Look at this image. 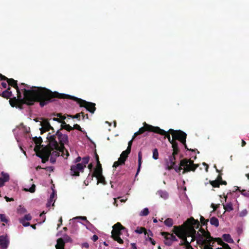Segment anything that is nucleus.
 <instances>
[{
  "label": "nucleus",
  "mask_w": 249,
  "mask_h": 249,
  "mask_svg": "<svg viewBox=\"0 0 249 249\" xmlns=\"http://www.w3.org/2000/svg\"><path fill=\"white\" fill-rule=\"evenodd\" d=\"M1 80H6L9 85L13 86L16 89L18 97L21 98L22 91L23 97L22 99L23 102L29 105H33L36 101H39L41 107L47 104L52 98L56 97L60 98H69L78 101L81 106L85 107L87 110L93 113L95 110V104L92 103L86 102L79 99L76 97L65 94H59L58 92H53L51 90L40 87H30L29 86L22 83L19 88L17 85V81L13 79H9L0 74Z\"/></svg>",
  "instance_id": "obj_1"
},
{
  "label": "nucleus",
  "mask_w": 249,
  "mask_h": 249,
  "mask_svg": "<svg viewBox=\"0 0 249 249\" xmlns=\"http://www.w3.org/2000/svg\"><path fill=\"white\" fill-rule=\"evenodd\" d=\"M47 139L49 142L48 146L41 147V149L39 146L42 142L41 139L40 138L35 140L36 144L35 150L36 155L41 158L43 163L47 161L50 157L51 162L53 163L56 161V157L61 155L67 158L69 156V152L64 149V146L68 142L67 135L63 134L59 130H57L55 134L51 135L49 133Z\"/></svg>",
  "instance_id": "obj_2"
},
{
  "label": "nucleus",
  "mask_w": 249,
  "mask_h": 249,
  "mask_svg": "<svg viewBox=\"0 0 249 249\" xmlns=\"http://www.w3.org/2000/svg\"><path fill=\"white\" fill-rule=\"evenodd\" d=\"M199 223L194 218L188 219L181 227L174 226V232L181 239V244L186 249H193L190 244L196 241L197 244L203 246V249H210L211 235L208 231L203 229L199 230L197 233L196 229L199 228Z\"/></svg>",
  "instance_id": "obj_3"
},
{
  "label": "nucleus",
  "mask_w": 249,
  "mask_h": 249,
  "mask_svg": "<svg viewBox=\"0 0 249 249\" xmlns=\"http://www.w3.org/2000/svg\"><path fill=\"white\" fill-rule=\"evenodd\" d=\"M169 132L172 135L173 139L172 140H171V137L170 135L167 134L166 132V133L162 135H165V136L168 139L169 141L172 143L174 153H175L176 152L178 148V143L176 142V140L179 141L184 145L185 148L187 149V150H189L188 148H187V146L185 143L186 138V133L180 130L175 131L172 129H170L169 130Z\"/></svg>",
  "instance_id": "obj_4"
},
{
  "label": "nucleus",
  "mask_w": 249,
  "mask_h": 249,
  "mask_svg": "<svg viewBox=\"0 0 249 249\" xmlns=\"http://www.w3.org/2000/svg\"><path fill=\"white\" fill-rule=\"evenodd\" d=\"M112 228L113 230L111 231L112 237L118 243L120 244L123 243V240L121 238V236H123L124 233H127L126 229L123 227L120 223H116Z\"/></svg>",
  "instance_id": "obj_5"
},
{
  "label": "nucleus",
  "mask_w": 249,
  "mask_h": 249,
  "mask_svg": "<svg viewBox=\"0 0 249 249\" xmlns=\"http://www.w3.org/2000/svg\"><path fill=\"white\" fill-rule=\"evenodd\" d=\"M196 167L191 160L183 159L180 161V167L176 166L175 170L177 172L179 173L183 169V173H184L186 171H194Z\"/></svg>",
  "instance_id": "obj_6"
},
{
  "label": "nucleus",
  "mask_w": 249,
  "mask_h": 249,
  "mask_svg": "<svg viewBox=\"0 0 249 249\" xmlns=\"http://www.w3.org/2000/svg\"><path fill=\"white\" fill-rule=\"evenodd\" d=\"M135 138H132L128 143V146L125 151H123L120 155V157L119 158L118 160L115 161L113 165V167H117L120 165H123L124 164L125 161L128 157V155L131 151V145L132 142Z\"/></svg>",
  "instance_id": "obj_7"
},
{
  "label": "nucleus",
  "mask_w": 249,
  "mask_h": 249,
  "mask_svg": "<svg viewBox=\"0 0 249 249\" xmlns=\"http://www.w3.org/2000/svg\"><path fill=\"white\" fill-rule=\"evenodd\" d=\"M145 131L154 132L160 134H164L166 133L165 130L160 129L159 127H155L145 124L143 127L140 128L138 132L134 133L133 135V138H135L137 135L142 134Z\"/></svg>",
  "instance_id": "obj_8"
},
{
  "label": "nucleus",
  "mask_w": 249,
  "mask_h": 249,
  "mask_svg": "<svg viewBox=\"0 0 249 249\" xmlns=\"http://www.w3.org/2000/svg\"><path fill=\"white\" fill-rule=\"evenodd\" d=\"M162 235L164 236V243L167 246H170L174 241H177V239L175 235L173 234L162 232Z\"/></svg>",
  "instance_id": "obj_9"
},
{
  "label": "nucleus",
  "mask_w": 249,
  "mask_h": 249,
  "mask_svg": "<svg viewBox=\"0 0 249 249\" xmlns=\"http://www.w3.org/2000/svg\"><path fill=\"white\" fill-rule=\"evenodd\" d=\"M84 168L82 163H77L71 166V173L72 176H78L80 171H82Z\"/></svg>",
  "instance_id": "obj_10"
},
{
  "label": "nucleus",
  "mask_w": 249,
  "mask_h": 249,
  "mask_svg": "<svg viewBox=\"0 0 249 249\" xmlns=\"http://www.w3.org/2000/svg\"><path fill=\"white\" fill-rule=\"evenodd\" d=\"M41 127L40 128L41 133H43L44 132L48 131L50 129L53 130V128L50 125V123L46 120H44L40 122Z\"/></svg>",
  "instance_id": "obj_11"
},
{
  "label": "nucleus",
  "mask_w": 249,
  "mask_h": 249,
  "mask_svg": "<svg viewBox=\"0 0 249 249\" xmlns=\"http://www.w3.org/2000/svg\"><path fill=\"white\" fill-rule=\"evenodd\" d=\"M0 177V187L4 185V184L8 182L10 179L9 175L6 172H1Z\"/></svg>",
  "instance_id": "obj_12"
},
{
  "label": "nucleus",
  "mask_w": 249,
  "mask_h": 249,
  "mask_svg": "<svg viewBox=\"0 0 249 249\" xmlns=\"http://www.w3.org/2000/svg\"><path fill=\"white\" fill-rule=\"evenodd\" d=\"M178 152V149L176 151V152L175 153H173V154L172 156H171L169 157V161L168 162L166 169L168 170H170L172 168H174L175 169V168L176 166H177L175 165V163L174 162V160H175L174 155L176 154Z\"/></svg>",
  "instance_id": "obj_13"
},
{
  "label": "nucleus",
  "mask_w": 249,
  "mask_h": 249,
  "mask_svg": "<svg viewBox=\"0 0 249 249\" xmlns=\"http://www.w3.org/2000/svg\"><path fill=\"white\" fill-rule=\"evenodd\" d=\"M9 244V241L6 236H0V247L2 249H6L7 248Z\"/></svg>",
  "instance_id": "obj_14"
},
{
  "label": "nucleus",
  "mask_w": 249,
  "mask_h": 249,
  "mask_svg": "<svg viewBox=\"0 0 249 249\" xmlns=\"http://www.w3.org/2000/svg\"><path fill=\"white\" fill-rule=\"evenodd\" d=\"M97 160L98 162L97 168L95 170L94 172V176H95L96 178L99 177V176H102V168L101 165L100 164L98 156L96 155Z\"/></svg>",
  "instance_id": "obj_15"
},
{
  "label": "nucleus",
  "mask_w": 249,
  "mask_h": 249,
  "mask_svg": "<svg viewBox=\"0 0 249 249\" xmlns=\"http://www.w3.org/2000/svg\"><path fill=\"white\" fill-rule=\"evenodd\" d=\"M56 196V192L54 190H52V193L50 196L49 199H48V202L47 203V207H50L52 203H53V204L55 199L54 197Z\"/></svg>",
  "instance_id": "obj_16"
},
{
  "label": "nucleus",
  "mask_w": 249,
  "mask_h": 249,
  "mask_svg": "<svg viewBox=\"0 0 249 249\" xmlns=\"http://www.w3.org/2000/svg\"><path fill=\"white\" fill-rule=\"evenodd\" d=\"M142 153L141 151L139 152L138 153V167L137 171L136 174V177L139 174L142 166Z\"/></svg>",
  "instance_id": "obj_17"
},
{
  "label": "nucleus",
  "mask_w": 249,
  "mask_h": 249,
  "mask_svg": "<svg viewBox=\"0 0 249 249\" xmlns=\"http://www.w3.org/2000/svg\"><path fill=\"white\" fill-rule=\"evenodd\" d=\"M65 242L61 238H59L57 240V243L55 245L56 249H64Z\"/></svg>",
  "instance_id": "obj_18"
},
{
  "label": "nucleus",
  "mask_w": 249,
  "mask_h": 249,
  "mask_svg": "<svg viewBox=\"0 0 249 249\" xmlns=\"http://www.w3.org/2000/svg\"><path fill=\"white\" fill-rule=\"evenodd\" d=\"M157 194L160 196L161 198L164 199H167L169 197L168 193L165 190H159L158 191Z\"/></svg>",
  "instance_id": "obj_19"
},
{
  "label": "nucleus",
  "mask_w": 249,
  "mask_h": 249,
  "mask_svg": "<svg viewBox=\"0 0 249 249\" xmlns=\"http://www.w3.org/2000/svg\"><path fill=\"white\" fill-rule=\"evenodd\" d=\"M80 219L86 221L87 224L86 225L87 229H90V227H92V225L87 220V218L85 216H77L73 218V219Z\"/></svg>",
  "instance_id": "obj_20"
},
{
  "label": "nucleus",
  "mask_w": 249,
  "mask_h": 249,
  "mask_svg": "<svg viewBox=\"0 0 249 249\" xmlns=\"http://www.w3.org/2000/svg\"><path fill=\"white\" fill-rule=\"evenodd\" d=\"M210 222L212 225L217 227L219 226V221L218 219L215 217H212L210 220Z\"/></svg>",
  "instance_id": "obj_21"
},
{
  "label": "nucleus",
  "mask_w": 249,
  "mask_h": 249,
  "mask_svg": "<svg viewBox=\"0 0 249 249\" xmlns=\"http://www.w3.org/2000/svg\"><path fill=\"white\" fill-rule=\"evenodd\" d=\"M224 209L225 211L230 212L233 210V206L231 203L229 202L226 204H223Z\"/></svg>",
  "instance_id": "obj_22"
},
{
  "label": "nucleus",
  "mask_w": 249,
  "mask_h": 249,
  "mask_svg": "<svg viewBox=\"0 0 249 249\" xmlns=\"http://www.w3.org/2000/svg\"><path fill=\"white\" fill-rule=\"evenodd\" d=\"M222 237L225 241L228 243H232L233 242V239L231 238V235L229 234H223Z\"/></svg>",
  "instance_id": "obj_23"
},
{
  "label": "nucleus",
  "mask_w": 249,
  "mask_h": 249,
  "mask_svg": "<svg viewBox=\"0 0 249 249\" xmlns=\"http://www.w3.org/2000/svg\"><path fill=\"white\" fill-rule=\"evenodd\" d=\"M61 128L65 129L68 131H71L73 129V127H72L69 124H66V123L64 121H63L62 122H61Z\"/></svg>",
  "instance_id": "obj_24"
},
{
  "label": "nucleus",
  "mask_w": 249,
  "mask_h": 249,
  "mask_svg": "<svg viewBox=\"0 0 249 249\" xmlns=\"http://www.w3.org/2000/svg\"><path fill=\"white\" fill-rule=\"evenodd\" d=\"M149 213L148 209L147 208H145L140 212L139 215L141 216H146L149 214Z\"/></svg>",
  "instance_id": "obj_25"
},
{
  "label": "nucleus",
  "mask_w": 249,
  "mask_h": 249,
  "mask_svg": "<svg viewBox=\"0 0 249 249\" xmlns=\"http://www.w3.org/2000/svg\"><path fill=\"white\" fill-rule=\"evenodd\" d=\"M165 225L168 227H172L173 225V220L171 218H167L164 222Z\"/></svg>",
  "instance_id": "obj_26"
},
{
  "label": "nucleus",
  "mask_w": 249,
  "mask_h": 249,
  "mask_svg": "<svg viewBox=\"0 0 249 249\" xmlns=\"http://www.w3.org/2000/svg\"><path fill=\"white\" fill-rule=\"evenodd\" d=\"M2 96L3 97L9 98L12 96V92L8 90H5L2 92Z\"/></svg>",
  "instance_id": "obj_27"
},
{
  "label": "nucleus",
  "mask_w": 249,
  "mask_h": 249,
  "mask_svg": "<svg viewBox=\"0 0 249 249\" xmlns=\"http://www.w3.org/2000/svg\"><path fill=\"white\" fill-rule=\"evenodd\" d=\"M153 155L152 158L153 159L156 160L159 159V152L158 149L157 148H155L152 151Z\"/></svg>",
  "instance_id": "obj_28"
},
{
  "label": "nucleus",
  "mask_w": 249,
  "mask_h": 249,
  "mask_svg": "<svg viewBox=\"0 0 249 249\" xmlns=\"http://www.w3.org/2000/svg\"><path fill=\"white\" fill-rule=\"evenodd\" d=\"M56 116L57 117H59V118H53V120L54 121H57L59 123H61L63 121H61L60 120H64L65 119V117H63V116H62L60 114H57L56 115Z\"/></svg>",
  "instance_id": "obj_29"
},
{
  "label": "nucleus",
  "mask_w": 249,
  "mask_h": 249,
  "mask_svg": "<svg viewBox=\"0 0 249 249\" xmlns=\"http://www.w3.org/2000/svg\"><path fill=\"white\" fill-rule=\"evenodd\" d=\"M17 212L19 213L22 214L26 212V210L24 207L19 206L17 209Z\"/></svg>",
  "instance_id": "obj_30"
},
{
  "label": "nucleus",
  "mask_w": 249,
  "mask_h": 249,
  "mask_svg": "<svg viewBox=\"0 0 249 249\" xmlns=\"http://www.w3.org/2000/svg\"><path fill=\"white\" fill-rule=\"evenodd\" d=\"M19 222L22 224V225L24 227H27L30 225V223L28 222H26V220H25V219H21L20 218L19 219Z\"/></svg>",
  "instance_id": "obj_31"
},
{
  "label": "nucleus",
  "mask_w": 249,
  "mask_h": 249,
  "mask_svg": "<svg viewBox=\"0 0 249 249\" xmlns=\"http://www.w3.org/2000/svg\"><path fill=\"white\" fill-rule=\"evenodd\" d=\"M144 231L145 234L147 233L146 231H145L144 228H138L135 230V232L138 233H142Z\"/></svg>",
  "instance_id": "obj_32"
},
{
  "label": "nucleus",
  "mask_w": 249,
  "mask_h": 249,
  "mask_svg": "<svg viewBox=\"0 0 249 249\" xmlns=\"http://www.w3.org/2000/svg\"><path fill=\"white\" fill-rule=\"evenodd\" d=\"M248 214V211L247 209H244L241 212H240L239 213V215L240 217H243L246 216Z\"/></svg>",
  "instance_id": "obj_33"
},
{
  "label": "nucleus",
  "mask_w": 249,
  "mask_h": 249,
  "mask_svg": "<svg viewBox=\"0 0 249 249\" xmlns=\"http://www.w3.org/2000/svg\"><path fill=\"white\" fill-rule=\"evenodd\" d=\"M35 188H36L35 185V184H33L30 188H29V189L28 188H25L24 190H25L26 191H29V192H30L31 193H34L35 191Z\"/></svg>",
  "instance_id": "obj_34"
},
{
  "label": "nucleus",
  "mask_w": 249,
  "mask_h": 249,
  "mask_svg": "<svg viewBox=\"0 0 249 249\" xmlns=\"http://www.w3.org/2000/svg\"><path fill=\"white\" fill-rule=\"evenodd\" d=\"M89 157H85L83 158L82 163L84 166V167H86V164L89 162Z\"/></svg>",
  "instance_id": "obj_35"
},
{
  "label": "nucleus",
  "mask_w": 249,
  "mask_h": 249,
  "mask_svg": "<svg viewBox=\"0 0 249 249\" xmlns=\"http://www.w3.org/2000/svg\"><path fill=\"white\" fill-rule=\"evenodd\" d=\"M0 219L1 222H5L7 223L8 222V220L6 218V216L3 214H0Z\"/></svg>",
  "instance_id": "obj_36"
},
{
  "label": "nucleus",
  "mask_w": 249,
  "mask_h": 249,
  "mask_svg": "<svg viewBox=\"0 0 249 249\" xmlns=\"http://www.w3.org/2000/svg\"><path fill=\"white\" fill-rule=\"evenodd\" d=\"M200 222H201V224L202 225H206L207 224L208 222V220L205 219L204 218V217H203L202 216H200Z\"/></svg>",
  "instance_id": "obj_37"
},
{
  "label": "nucleus",
  "mask_w": 249,
  "mask_h": 249,
  "mask_svg": "<svg viewBox=\"0 0 249 249\" xmlns=\"http://www.w3.org/2000/svg\"><path fill=\"white\" fill-rule=\"evenodd\" d=\"M210 183L214 187H219V182L217 180L211 181Z\"/></svg>",
  "instance_id": "obj_38"
},
{
  "label": "nucleus",
  "mask_w": 249,
  "mask_h": 249,
  "mask_svg": "<svg viewBox=\"0 0 249 249\" xmlns=\"http://www.w3.org/2000/svg\"><path fill=\"white\" fill-rule=\"evenodd\" d=\"M21 219H25L26 221H30L32 219V216L30 214H26L23 218Z\"/></svg>",
  "instance_id": "obj_39"
},
{
  "label": "nucleus",
  "mask_w": 249,
  "mask_h": 249,
  "mask_svg": "<svg viewBox=\"0 0 249 249\" xmlns=\"http://www.w3.org/2000/svg\"><path fill=\"white\" fill-rule=\"evenodd\" d=\"M97 178L98 181L100 182L101 183H104L105 178L102 175L101 176H99V177H97Z\"/></svg>",
  "instance_id": "obj_40"
},
{
  "label": "nucleus",
  "mask_w": 249,
  "mask_h": 249,
  "mask_svg": "<svg viewBox=\"0 0 249 249\" xmlns=\"http://www.w3.org/2000/svg\"><path fill=\"white\" fill-rule=\"evenodd\" d=\"M44 214H45V213L44 212L42 213H41V214H40V217L42 219V221L40 222V224L44 222L46 218H45V216L44 215Z\"/></svg>",
  "instance_id": "obj_41"
},
{
  "label": "nucleus",
  "mask_w": 249,
  "mask_h": 249,
  "mask_svg": "<svg viewBox=\"0 0 249 249\" xmlns=\"http://www.w3.org/2000/svg\"><path fill=\"white\" fill-rule=\"evenodd\" d=\"M74 128L76 129H77L78 130H80L81 131V132H83L82 130V129L80 127V126L77 124H74V127H73Z\"/></svg>",
  "instance_id": "obj_42"
},
{
  "label": "nucleus",
  "mask_w": 249,
  "mask_h": 249,
  "mask_svg": "<svg viewBox=\"0 0 249 249\" xmlns=\"http://www.w3.org/2000/svg\"><path fill=\"white\" fill-rule=\"evenodd\" d=\"M92 240L95 242L98 239V237L97 235H94L92 237Z\"/></svg>",
  "instance_id": "obj_43"
},
{
  "label": "nucleus",
  "mask_w": 249,
  "mask_h": 249,
  "mask_svg": "<svg viewBox=\"0 0 249 249\" xmlns=\"http://www.w3.org/2000/svg\"><path fill=\"white\" fill-rule=\"evenodd\" d=\"M147 240L148 241H149L152 245H154L155 244V241L153 239H152L151 237H148V238Z\"/></svg>",
  "instance_id": "obj_44"
},
{
  "label": "nucleus",
  "mask_w": 249,
  "mask_h": 249,
  "mask_svg": "<svg viewBox=\"0 0 249 249\" xmlns=\"http://www.w3.org/2000/svg\"><path fill=\"white\" fill-rule=\"evenodd\" d=\"M5 199L6 200V201L8 202V201H12V200H13V198H9L7 196H5Z\"/></svg>",
  "instance_id": "obj_45"
},
{
  "label": "nucleus",
  "mask_w": 249,
  "mask_h": 249,
  "mask_svg": "<svg viewBox=\"0 0 249 249\" xmlns=\"http://www.w3.org/2000/svg\"><path fill=\"white\" fill-rule=\"evenodd\" d=\"M81 114H82V115H83V113H81L77 114H76V115L73 117V118H78L80 117V115H81Z\"/></svg>",
  "instance_id": "obj_46"
},
{
  "label": "nucleus",
  "mask_w": 249,
  "mask_h": 249,
  "mask_svg": "<svg viewBox=\"0 0 249 249\" xmlns=\"http://www.w3.org/2000/svg\"><path fill=\"white\" fill-rule=\"evenodd\" d=\"M1 85L4 88H6L7 87V84L5 82H2Z\"/></svg>",
  "instance_id": "obj_47"
},
{
  "label": "nucleus",
  "mask_w": 249,
  "mask_h": 249,
  "mask_svg": "<svg viewBox=\"0 0 249 249\" xmlns=\"http://www.w3.org/2000/svg\"><path fill=\"white\" fill-rule=\"evenodd\" d=\"M47 170L51 171H52L53 170V167H48L46 168Z\"/></svg>",
  "instance_id": "obj_48"
},
{
  "label": "nucleus",
  "mask_w": 249,
  "mask_h": 249,
  "mask_svg": "<svg viewBox=\"0 0 249 249\" xmlns=\"http://www.w3.org/2000/svg\"><path fill=\"white\" fill-rule=\"evenodd\" d=\"M80 160H81V158L79 157L76 159L75 162H78L80 161Z\"/></svg>",
  "instance_id": "obj_49"
},
{
  "label": "nucleus",
  "mask_w": 249,
  "mask_h": 249,
  "mask_svg": "<svg viewBox=\"0 0 249 249\" xmlns=\"http://www.w3.org/2000/svg\"><path fill=\"white\" fill-rule=\"evenodd\" d=\"M246 143V142L244 140L242 141V146H245Z\"/></svg>",
  "instance_id": "obj_50"
},
{
  "label": "nucleus",
  "mask_w": 249,
  "mask_h": 249,
  "mask_svg": "<svg viewBox=\"0 0 249 249\" xmlns=\"http://www.w3.org/2000/svg\"><path fill=\"white\" fill-rule=\"evenodd\" d=\"M204 165L206 166V171L207 172L208 171V166L207 164H206L205 162H204L203 163Z\"/></svg>",
  "instance_id": "obj_51"
},
{
  "label": "nucleus",
  "mask_w": 249,
  "mask_h": 249,
  "mask_svg": "<svg viewBox=\"0 0 249 249\" xmlns=\"http://www.w3.org/2000/svg\"><path fill=\"white\" fill-rule=\"evenodd\" d=\"M212 207L213 208V210H215L216 209V207L215 206V205L213 204H212Z\"/></svg>",
  "instance_id": "obj_52"
},
{
  "label": "nucleus",
  "mask_w": 249,
  "mask_h": 249,
  "mask_svg": "<svg viewBox=\"0 0 249 249\" xmlns=\"http://www.w3.org/2000/svg\"><path fill=\"white\" fill-rule=\"evenodd\" d=\"M84 246L86 248H88L89 247V245L88 243H85L84 244Z\"/></svg>",
  "instance_id": "obj_53"
},
{
  "label": "nucleus",
  "mask_w": 249,
  "mask_h": 249,
  "mask_svg": "<svg viewBox=\"0 0 249 249\" xmlns=\"http://www.w3.org/2000/svg\"><path fill=\"white\" fill-rule=\"evenodd\" d=\"M59 222L60 223V225L62 224V217H60V218L59 219Z\"/></svg>",
  "instance_id": "obj_54"
},
{
  "label": "nucleus",
  "mask_w": 249,
  "mask_h": 249,
  "mask_svg": "<svg viewBox=\"0 0 249 249\" xmlns=\"http://www.w3.org/2000/svg\"><path fill=\"white\" fill-rule=\"evenodd\" d=\"M31 227L34 229H36V225H31Z\"/></svg>",
  "instance_id": "obj_55"
},
{
  "label": "nucleus",
  "mask_w": 249,
  "mask_h": 249,
  "mask_svg": "<svg viewBox=\"0 0 249 249\" xmlns=\"http://www.w3.org/2000/svg\"><path fill=\"white\" fill-rule=\"evenodd\" d=\"M114 204L116 205V206H117V204H116V201L115 199H114Z\"/></svg>",
  "instance_id": "obj_56"
},
{
  "label": "nucleus",
  "mask_w": 249,
  "mask_h": 249,
  "mask_svg": "<svg viewBox=\"0 0 249 249\" xmlns=\"http://www.w3.org/2000/svg\"><path fill=\"white\" fill-rule=\"evenodd\" d=\"M153 222H154V223H157V222H158V221H157V220L156 219H154L153 220Z\"/></svg>",
  "instance_id": "obj_57"
},
{
  "label": "nucleus",
  "mask_w": 249,
  "mask_h": 249,
  "mask_svg": "<svg viewBox=\"0 0 249 249\" xmlns=\"http://www.w3.org/2000/svg\"><path fill=\"white\" fill-rule=\"evenodd\" d=\"M133 249H137V248L135 245H134Z\"/></svg>",
  "instance_id": "obj_58"
},
{
  "label": "nucleus",
  "mask_w": 249,
  "mask_h": 249,
  "mask_svg": "<svg viewBox=\"0 0 249 249\" xmlns=\"http://www.w3.org/2000/svg\"><path fill=\"white\" fill-rule=\"evenodd\" d=\"M91 164L89 165V168H91Z\"/></svg>",
  "instance_id": "obj_59"
},
{
  "label": "nucleus",
  "mask_w": 249,
  "mask_h": 249,
  "mask_svg": "<svg viewBox=\"0 0 249 249\" xmlns=\"http://www.w3.org/2000/svg\"><path fill=\"white\" fill-rule=\"evenodd\" d=\"M149 233H150V235H152V232H150V231H149Z\"/></svg>",
  "instance_id": "obj_60"
},
{
  "label": "nucleus",
  "mask_w": 249,
  "mask_h": 249,
  "mask_svg": "<svg viewBox=\"0 0 249 249\" xmlns=\"http://www.w3.org/2000/svg\"><path fill=\"white\" fill-rule=\"evenodd\" d=\"M63 229H64V230H65V231H66V230H67V228H66V227H64V228H63Z\"/></svg>",
  "instance_id": "obj_61"
},
{
  "label": "nucleus",
  "mask_w": 249,
  "mask_h": 249,
  "mask_svg": "<svg viewBox=\"0 0 249 249\" xmlns=\"http://www.w3.org/2000/svg\"><path fill=\"white\" fill-rule=\"evenodd\" d=\"M60 226V224H58V227H57V229H58V227H59Z\"/></svg>",
  "instance_id": "obj_62"
},
{
  "label": "nucleus",
  "mask_w": 249,
  "mask_h": 249,
  "mask_svg": "<svg viewBox=\"0 0 249 249\" xmlns=\"http://www.w3.org/2000/svg\"><path fill=\"white\" fill-rule=\"evenodd\" d=\"M223 184H226V181H224V182H223Z\"/></svg>",
  "instance_id": "obj_63"
},
{
  "label": "nucleus",
  "mask_w": 249,
  "mask_h": 249,
  "mask_svg": "<svg viewBox=\"0 0 249 249\" xmlns=\"http://www.w3.org/2000/svg\"><path fill=\"white\" fill-rule=\"evenodd\" d=\"M82 115L83 116V118H86V116H85V115Z\"/></svg>",
  "instance_id": "obj_64"
}]
</instances>
